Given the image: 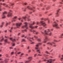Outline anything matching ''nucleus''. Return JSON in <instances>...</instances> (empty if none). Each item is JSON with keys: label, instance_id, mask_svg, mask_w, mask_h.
I'll use <instances>...</instances> for the list:
<instances>
[{"label": "nucleus", "instance_id": "obj_9", "mask_svg": "<svg viewBox=\"0 0 63 63\" xmlns=\"http://www.w3.org/2000/svg\"><path fill=\"white\" fill-rule=\"evenodd\" d=\"M53 44H55V42H47V44L50 45H51V46H52L53 45Z\"/></svg>", "mask_w": 63, "mask_h": 63}, {"label": "nucleus", "instance_id": "obj_10", "mask_svg": "<svg viewBox=\"0 0 63 63\" xmlns=\"http://www.w3.org/2000/svg\"><path fill=\"white\" fill-rule=\"evenodd\" d=\"M21 24H22V23H16L17 27L18 28H19V27L20 26Z\"/></svg>", "mask_w": 63, "mask_h": 63}, {"label": "nucleus", "instance_id": "obj_60", "mask_svg": "<svg viewBox=\"0 0 63 63\" xmlns=\"http://www.w3.org/2000/svg\"><path fill=\"white\" fill-rule=\"evenodd\" d=\"M7 30H5V33H6V32H7Z\"/></svg>", "mask_w": 63, "mask_h": 63}, {"label": "nucleus", "instance_id": "obj_37", "mask_svg": "<svg viewBox=\"0 0 63 63\" xmlns=\"http://www.w3.org/2000/svg\"><path fill=\"white\" fill-rule=\"evenodd\" d=\"M1 5H0V11H2V9H1Z\"/></svg>", "mask_w": 63, "mask_h": 63}, {"label": "nucleus", "instance_id": "obj_57", "mask_svg": "<svg viewBox=\"0 0 63 63\" xmlns=\"http://www.w3.org/2000/svg\"><path fill=\"white\" fill-rule=\"evenodd\" d=\"M30 32H32V29L30 30Z\"/></svg>", "mask_w": 63, "mask_h": 63}, {"label": "nucleus", "instance_id": "obj_51", "mask_svg": "<svg viewBox=\"0 0 63 63\" xmlns=\"http://www.w3.org/2000/svg\"><path fill=\"white\" fill-rule=\"evenodd\" d=\"M8 55H8V54H6V56H7V57H9Z\"/></svg>", "mask_w": 63, "mask_h": 63}, {"label": "nucleus", "instance_id": "obj_24", "mask_svg": "<svg viewBox=\"0 0 63 63\" xmlns=\"http://www.w3.org/2000/svg\"><path fill=\"white\" fill-rule=\"evenodd\" d=\"M12 44L13 45V47L15 46V43H12Z\"/></svg>", "mask_w": 63, "mask_h": 63}, {"label": "nucleus", "instance_id": "obj_33", "mask_svg": "<svg viewBox=\"0 0 63 63\" xmlns=\"http://www.w3.org/2000/svg\"><path fill=\"white\" fill-rule=\"evenodd\" d=\"M31 52V50H29L28 52V53H30Z\"/></svg>", "mask_w": 63, "mask_h": 63}, {"label": "nucleus", "instance_id": "obj_26", "mask_svg": "<svg viewBox=\"0 0 63 63\" xmlns=\"http://www.w3.org/2000/svg\"><path fill=\"white\" fill-rule=\"evenodd\" d=\"M13 28H11V29H10V30H9V31H10V32H12V29H13Z\"/></svg>", "mask_w": 63, "mask_h": 63}, {"label": "nucleus", "instance_id": "obj_23", "mask_svg": "<svg viewBox=\"0 0 63 63\" xmlns=\"http://www.w3.org/2000/svg\"><path fill=\"white\" fill-rule=\"evenodd\" d=\"M40 50H37V52H39V53H41V52L40 51Z\"/></svg>", "mask_w": 63, "mask_h": 63}, {"label": "nucleus", "instance_id": "obj_11", "mask_svg": "<svg viewBox=\"0 0 63 63\" xmlns=\"http://www.w3.org/2000/svg\"><path fill=\"white\" fill-rule=\"evenodd\" d=\"M48 39L47 37L46 36L45 37V39H44L43 42H44V43H46L47 41H48Z\"/></svg>", "mask_w": 63, "mask_h": 63}, {"label": "nucleus", "instance_id": "obj_17", "mask_svg": "<svg viewBox=\"0 0 63 63\" xmlns=\"http://www.w3.org/2000/svg\"><path fill=\"white\" fill-rule=\"evenodd\" d=\"M8 60H9V59H8L5 58V59L4 60V61L5 63H8Z\"/></svg>", "mask_w": 63, "mask_h": 63}, {"label": "nucleus", "instance_id": "obj_20", "mask_svg": "<svg viewBox=\"0 0 63 63\" xmlns=\"http://www.w3.org/2000/svg\"><path fill=\"white\" fill-rule=\"evenodd\" d=\"M44 20H45V21H46V20H48V23H49V22L50 21L49 20H48V19H47V18H45V19H44Z\"/></svg>", "mask_w": 63, "mask_h": 63}, {"label": "nucleus", "instance_id": "obj_18", "mask_svg": "<svg viewBox=\"0 0 63 63\" xmlns=\"http://www.w3.org/2000/svg\"><path fill=\"white\" fill-rule=\"evenodd\" d=\"M60 10V9H59L58 10H57V13H56V15L57 16H59V15L58 14V13L59 12V10Z\"/></svg>", "mask_w": 63, "mask_h": 63}, {"label": "nucleus", "instance_id": "obj_31", "mask_svg": "<svg viewBox=\"0 0 63 63\" xmlns=\"http://www.w3.org/2000/svg\"><path fill=\"white\" fill-rule=\"evenodd\" d=\"M25 63H29V61H25Z\"/></svg>", "mask_w": 63, "mask_h": 63}, {"label": "nucleus", "instance_id": "obj_63", "mask_svg": "<svg viewBox=\"0 0 63 63\" xmlns=\"http://www.w3.org/2000/svg\"><path fill=\"white\" fill-rule=\"evenodd\" d=\"M43 46H44V47H45V46H46V45H43Z\"/></svg>", "mask_w": 63, "mask_h": 63}, {"label": "nucleus", "instance_id": "obj_14", "mask_svg": "<svg viewBox=\"0 0 63 63\" xmlns=\"http://www.w3.org/2000/svg\"><path fill=\"white\" fill-rule=\"evenodd\" d=\"M17 17H14L13 19V20L12 21V22H15V21H16V20L15 19L17 18Z\"/></svg>", "mask_w": 63, "mask_h": 63}, {"label": "nucleus", "instance_id": "obj_32", "mask_svg": "<svg viewBox=\"0 0 63 63\" xmlns=\"http://www.w3.org/2000/svg\"><path fill=\"white\" fill-rule=\"evenodd\" d=\"M7 41H8V39H6L4 40V41H5V42H7Z\"/></svg>", "mask_w": 63, "mask_h": 63}, {"label": "nucleus", "instance_id": "obj_41", "mask_svg": "<svg viewBox=\"0 0 63 63\" xmlns=\"http://www.w3.org/2000/svg\"><path fill=\"white\" fill-rule=\"evenodd\" d=\"M4 38H2V39L0 40V41H2L3 40H4Z\"/></svg>", "mask_w": 63, "mask_h": 63}, {"label": "nucleus", "instance_id": "obj_13", "mask_svg": "<svg viewBox=\"0 0 63 63\" xmlns=\"http://www.w3.org/2000/svg\"><path fill=\"white\" fill-rule=\"evenodd\" d=\"M30 17V16H28V15H26V16L25 17H23L22 18L25 20L26 18H28Z\"/></svg>", "mask_w": 63, "mask_h": 63}, {"label": "nucleus", "instance_id": "obj_55", "mask_svg": "<svg viewBox=\"0 0 63 63\" xmlns=\"http://www.w3.org/2000/svg\"><path fill=\"white\" fill-rule=\"evenodd\" d=\"M4 22H2V27L3 26V25L4 24Z\"/></svg>", "mask_w": 63, "mask_h": 63}, {"label": "nucleus", "instance_id": "obj_53", "mask_svg": "<svg viewBox=\"0 0 63 63\" xmlns=\"http://www.w3.org/2000/svg\"><path fill=\"white\" fill-rule=\"evenodd\" d=\"M39 29H42V27H40V28H39Z\"/></svg>", "mask_w": 63, "mask_h": 63}, {"label": "nucleus", "instance_id": "obj_59", "mask_svg": "<svg viewBox=\"0 0 63 63\" xmlns=\"http://www.w3.org/2000/svg\"><path fill=\"white\" fill-rule=\"evenodd\" d=\"M39 16H42V15H41V14H40L39 15Z\"/></svg>", "mask_w": 63, "mask_h": 63}, {"label": "nucleus", "instance_id": "obj_44", "mask_svg": "<svg viewBox=\"0 0 63 63\" xmlns=\"http://www.w3.org/2000/svg\"><path fill=\"white\" fill-rule=\"evenodd\" d=\"M13 53H14V52H12L11 53V55H12V54H13Z\"/></svg>", "mask_w": 63, "mask_h": 63}, {"label": "nucleus", "instance_id": "obj_7", "mask_svg": "<svg viewBox=\"0 0 63 63\" xmlns=\"http://www.w3.org/2000/svg\"><path fill=\"white\" fill-rule=\"evenodd\" d=\"M7 13L6 12H4L3 13L2 18V19H4L6 18V16H5V15L6 14H7Z\"/></svg>", "mask_w": 63, "mask_h": 63}, {"label": "nucleus", "instance_id": "obj_43", "mask_svg": "<svg viewBox=\"0 0 63 63\" xmlns=\"http://www.w3.org/2000/svg\"><path fill=\"white\" fill-rule=\"evenodd\" d=\"M34 42H32V43H31V44H34Z\"/></svg>", "mask_w": 63, "mask_h": 63}, {"label": "nucleus", "instance_id": "obj_36", "mask_svg": "<svg viewBox=\"0 0 63 63\" xmlns=\"http://www.w3.org/2000/svg\"><path fill=\"white\" fill-rule=\"evenodd\" d=\"M34 37H35V38H38V37H37V36H34Z\"/></svg>", "mask_w": 63, "mask_h": 63}, {"label": "nucleus", "instance_id": "obj_1", "mask_svg": "<svg viewBox=\"0 0 63 63\" xmlns=\"http://www.w3.org/2000/svg\"><path fill=\"white\" fill-rule=\"evenodd\" d=\"M34 24V22H33V23H32V24H30V23H28L29 25V26L30 27V28H31V29H34V28L35 29L37 28V27H38V26H34V27H33L32 26V25H33Z\"/></svg>", "mask_w": 63, "mask_h": 63}, {"label": "nucleus", "instance_id": "obj_56", "mask_svg": "<svg viewBox=\"0 0 63 63\" xmlns=\"http://www.w3.org/2000/svg\"><path fill=\"white\" fill-rule=\"evenodd\" d=\"M54 47H56V45H54L53 46Z\"/></svg>", "mask_w": 63, "mask_h": 63}, {"label": "nucleus", "instance_id": "obj_58", "mask_svg": "<svg viewBox=\"0 0 63 63\" xmlns=\"http://www.w3.org/2000/svg\"><path fill=\"white\" fill-rule=\"evenodd\" d=\"M63 25V24H60V26H62V25Z\"/></svg>", "mask_w": 63, "mask_h": 63}, {"label": "nucleus", "instance_id": "obj_47", "mask_svg": "<svg viewBox=\"0 0 63 63\" xmlns=\"http://www.w3.org/2000/svg\"><path fill=\"white\" fill-rule=\"evenodd\" d=\"M24 53H22L21 55H22H22H24Z\"/></svg>", "mask_w": 63, "mask_h": 63}, {"label": "nucleus", "instance_id": "obj_39", "mask_svg": "<svg viewBox=\"0 0 63 63\" xmlns=\"http://www.w3.org/2000/svg\"><path fill=\"white\" fill-rule=\"evenodd\" d=\"M21 53V52H18L17 54H20V53Z\"/></svg>", "mask_w": 63, "mask_h": 63}, {"label": "nucleus", "instance_id": "obj_34", "mask_svg": "<svg viewBox=\"0 0 63 63\" xmlns=\"http://www.w3.org/2000/svg\"><path fill=\"white\" fill-rule=\"evenodd\" d=\"M40 23L39 22H37V24L38 25L39 24H40Z\"/></svg>", "mask_w": 63, "mask_h": 63}, {"label": "nucleus", "instance_id": "obj_4", "mask_svg": "<svg viewBox=\"0 0 63 63\" xmlns=\"http://www.w3.org/2000/svg\"><path fill=\"white\" fill-rule=\"evenodd\" d=\"M40 23L41 24L43 25L44 27H45L46 28V26H47V25L44 22V21H41Z\"/></svg>", "mask_w": 63, "mask_h": 63}, {"label": "nucleus", "instance_id": "obj_16", "mask_svg": "<svg viewBox=\"0 0 63 63\" xmlns=\"http://www.w3.org/2000/svg\"><path fill=\"white\" fill-rule=\"evenodd\" d=\"M10 40H11L12 41H13V42L14 41H16L15 39H13V38H10Z\"/></svg>", "mask_w": 63, "mask_h": 63}, {"label": "nucleus", "instance_id": "obj_25", "mask_svg": "<svg viewBox=\"0 0 63 63\" xmlns=\"http://www.w3.org/2000/svg\"><path fill=\"white\" fill-rule=\"evenodd\" d=\"M60 60L61 61H62V62L63 61V57H62L60 59Z\"/></svg>", "mask_w": 63, "mask_h": 63}, {"label": "nucleus", "instance_id": "obj_15", "mask_svg": "<svg viewBox=\"0 0 63 63\" xmlns=\"http://www.w3.org/2000/svg\"><path fill=\"white\" fill-rule=\"evenodd\" d=\"M27 39H32V40H34L33 37H32V38H31V37H28Z\"/></svg>", "mask_w": 63, "mask_h": 63}, {"label": "nucleus", "instance_id": "obj_28", "mask_svg": "<svg viewBox=\"0 0 63 63\" xmlns=\"http://www.w3.org/2000/svg\"><path fill=\"white\" fill-rule=\"evenodd\" d=\"M22 41H26V40L24 39H22Z\"/></svg>", "mask_w": 63, "mask_h": 63}, {"label": "nucleus", "instance_id": "obj_45", "mask_svg": "<svg viewBox=\"0 0 63 63\" xmlns=\"http://www.w3.org/2000/svg\"><path fill=\"white\" fill-rule=\"evenodd\" d=\"M42 43H40L38 44V45H41Z\"/></svg>", "mask_w": 63, "mask_h": 63}, {"label": "nucleus", "instance_id": "obj_42", "mask_svg": "<svg viewBox=\"0 0 63 63\" xmlns=\"http://www.w3.org/2000/svg\"><path fill=\"white\" fill-rule=\"evenodd\" d=\"M46 53H47V54H50V53H48V51H46Z\"/></svg>", "mask_w": 63, "mask_h": 63}, {"label": "nucleus", "instance_id": "obj_54", "mask_svg": "<svg viewBox=\"0 0 63 63\" xmlns=\"http://www.w3.org/2000/svg\"><path fill=\"white\" fill-rule=\"evenodd\" d=\"M30 19L28 18V21H30Z\"/></svg>", "mask_w": 63, "mask_h": 63}, {"label": "nucleus", "instance_id": "obj_19", "mask_svg": "<svg viewBox=\"0 0 63 63\" xmlns=\"http://www.w3.org/2000/svg\"><path fill=\"white\" fill-rule=\"evenodd\" d=\"M28 59H30V61H29V62L30 61H31V59H32V57H29L28 58Z\"/></svg>", "mask_w": 63, "mask_h": 63}, {"label": "nucleus", "instance_id": "obj_35", "mask_svg": "<svg viewBox=\"0 0 63 63\" xmlns=\"http://www.w3.org/2000/svg\"><path fill=\"white\" fill-rule=\"evenodd\" d=\"M11 49H13V47H9Z\"/></svg>", "mask_w": 63, "mask_h": 63}, {"label": "nucleus", "instance_id": "obj_38", "mask_svg": "<svg viewBox=\"0 0 63 63\" xmlns=\"http://www.w3.org/2000/svg\"><path fill=\"white\" fill-rule=\"evenodd\" d=\"M0 27H3V25L2 24V25L0 26Z\"/></svg>", "mask_w": 63, "mask_h": 63}, {"label": "nucleus", "instance_id": "obj_6", "mask_svg": "<svg viewBox=\"0 0 63 63\" xmlns=\"http://www.w3.org/2000/svg\"><path fill=\"white\" fill-rule=\"evenodd\" d=\"M12 12L13 11L11 10H10L9 12L8 13V14L7 15L8 16H11L12 15Z\"/></svg>", "mask_w": 63, "mask_h": 63}, {"label": "nucleus", "instance_id": "obj_52", "mask_svg": "<svg viewBox=\"0 0 63 63\" xmlns=\"http://www.w3.org/2000/svg\"><path fill=\"white\" fill-rule=\"evenodd\" d=\"M10 4H11V5H14V4H13V3H10Z\"/></svg>", "mask_w": 63, "mask_h": 63}, {"label": "nucleus", "instance_id": "obj_2", "mask_svg": "<svg viewBox=\"0 0 63 63\" xmlns=\"http://www.w3.org/2000/svg\"><path fill=\"white\" fill-rule=\"evenodd\" d=\"M24 24H25V25H24V26H22V28H23V27H26V29H25L24 30H22V32H23L24 33V31H25V32H27V29H28V27L27 26V24L28 23L27 22H25L24 23Z\"/></svg>", "mask_w": 63, "mask_h": 63}, {"label": "nucleus", "instance_id": "obj_22", "mask_svg": "<svg viewBox=\"0 0 63 63\" xmlns=\"http://www.w3.org/2000/svg\"><path fill=\"white\" fill-rule=\"evenodd\" d=\"M53 41L54 42H58V41H58L57 40H56V39H54Z\"/></svg>", "mask_w": 63, "mask_h": 63}, {"label": "nucleus", "instance_id": "obj_46", "mask_svg": "<svg viewBox=\"0 0 63 63\" xmlns=\"http://www.w3.org/2000/svg\"><path fill=\"white\" fill-rule=\"evenodd\" d=\"M37 55V54H34V57H36Z\"/></svg>", "mask_w": 63, "mask_h": 63}, {"label": "nucleus", "instance_id": "obj_30", "mask_svg": "<svg viewBox=\"0 0 63 63\" xmlns=\"http://www.w3.org/2000/svg\"><path fill=\"white\" fill-rule=\"evenodd\" d=\"M52 34V32H50V33H49L48 34L49 35V36H51Z\"/></svg>", "mask_w": 63, "mask_h": 63}, {"label": "nucleus", "instance_id": "obj_3", "mask_svg": "<svg viewBox=\"0 0 63 63\" xmlns=\"http://www.w3.org/2000/svg\"><path fill=\"white\" fill-rule=\"evenodd\" d=\"M54 24L53 25V27H55L57 29H59L60 27L58 26L57 23L56 22H54Z\"/></svg>", "mask_w": 63, "mask_h": 63}, {"label": "nucleus", "instance_id": "obj_8", "mask_svg": "<svg viewBox=\"0 0 63 63\" xmlns=\"http://www.w3.org/2000/svg\"><path fill=\"white\" fill-rule=\"evenodd\" d=\"M55 61V59H54L53 60H52V59H51V60H49L47 61V63H52V62H53V61Z\"/></svg>", "mask_w": 63, "mask_h": 63}, {"label": "nucleus", "instance_id": "obj_27", "mask_svg": "<svg viewBox=\"0 0 63 63\" xmlns=\"http://www.w3.org/2000/svg\"><path fill=\"white\" fill-rule=\"evenodd\" d=\"M33 33H34V34H35V33H34L35 32H36V31H35V30H33V31H32Z\"/></svg>", "mask_w": 63, "mask_h": 63}, {"label": "nucleus", "instance_id": "obj_21", "mask_svg": "<svg viewBox=\"0 0 63 63\" xmlns=\"http://www.w3.org/2000/svg\"><path fill=\"white\" fill-rule=\"evenodd\" d=\"M37 41H41V39H40V38H38L37 40Z\"/></svg>", "mask_w": 63, "mask_h": 63}, {"label": "nucleus", "instance_id": "obj_64", "mask_svg": "<svg viewBox=\"0 0 63 63\" xmlns=\"http://www.w3.org/2000/svg\"><path fill=\"white\" fill-rule=\"evenodd\" d=\"M41 61H39V63H41Z\"/></svg>", "mask_w": 63, "mask_h": 63}, {"label": "nucleus", "instance_id": "obj_5", "mask_svg": "<svg viewBox=\"0 0 63 63\" xmlns=\"http://www.w3.org/2000/svg\"><path fill=\"white\" fill-rule=\"evenodd\" d=\"M44 32H41V33H42V34H43L45 33V34L46 35H48V34L47 33L48 32H50V30L49 29H48L47 30V31L46 30H45L44 31Z\"/></svg>", "mask_w": 63, "mask_h": 63}, {"label": "nucleus", "instance_id": "obj_40", "mask_svg": "<svg viewBox=\"0 0 63 63\" xmlns=\"http://www.w3.org/2000/svg\"><path fill=\"white\" fill-rule=\"evenodd\" d=\"M38 33H39V32H36V34H38Z\"/></svg>", "mask_w": 63, "mask_h": 63}, {"label": "nucleus", "instance_id": "obj_12", "mask_svg": "<svg viewBox=\"0 0 63 63\" xmlns=\"http://www.w3.org/2000/svg\"><path fill=\"white\" fill-rule=\"evenodd\" d=\"M27 8H28L29 9H31V10H33V12H35V10L34 9V8H35V7H33V8H30V6H27Z\"/></svg>", "mask_w": 63, "mask_h": 63}, {"label": "nucleus", "instance_id": "obj_62", "mask_svg": "<svg viewBox=\"0 0 63 63\" xmlns=\"http://www.w3.org/2000/svg\"><path fill=\"white\" fill-rule=\"evenodd\" d=\"M27 4V3H24V4L25 5H26Z\"/></svg>", "mask_w": 63, "mask_h": 63}, {"label": "nucleus", "instance_id": "obj_29", "mask_svg": "<svg viewBox=\"0 0 63 63\" xmlns=\"http://www.w3.org/2000/svg\"><path fill=\"white\" fill-rule=\"evenodd\" d=\"M1 5H6V4L5 3H0Z\"/></svg>", "mask_w": 63, "mask_h": 63}, {"label": "nucleus", "instance_id": "obj_49", "mask_svg": "<svg viewBox=\"0 0 63 63\" xmlns=\"http://www.w3.org/2000/svg\"><path fill=\"white\" fill-rule=\"evenodd\" d=\"M39 48V47H35L36 49L37 50Z\"/></svg>", "mask_w": 63, "mask_h": 63}, {"label": "nucleus", "instance_id": "obj_48", "mask_svg": "<svg viewBox=\"0 0 63 63\" xmlns=\"http://www.w3.org/2000/svg\"><path fill=\"white\" fill-rule=\"evenodd\" d=\"M30 47L29 46L28 47H27V48H28V49H29Z\"/></svg>", "mask_w": 63, "mask_h": 63}, {"label": "nucleus", "instance_id": "obj_61", "mask_svg": "<svg viewBox=\"0 0 63 63\" xmlns=\"http://www.w3.org/2000/svg\"><path fill=\"white\" fill-rule=\"evenodd\" d=\"M38 45H36V47H39V45H38Z\"/></svg>", "mask_w": 63, "mask_h": 63}, {"label": "nucleus", "instance_id": "obj_50", "mask_svg": "<svg viewBox=\"0 0 63 63\" xmlns=\"http://www.w3.org/2000/svg\"><path fill=\"white\" fill-rule=\"evenodd\" d=\"M8 23H6V26H7V25H8Z\"/></svg>", "mask_w": 63, "mask_h": 63}]
</instances>
